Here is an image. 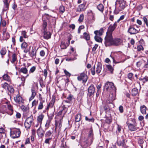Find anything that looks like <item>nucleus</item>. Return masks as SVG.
<instances>
[{"instance_id":"obj_1","label":"nucleus","mask_w":148,"mask_h":148,"mask_svg":"<svg viewBox=\"0 0 148 148\" xmlns=\"http://www.w3.org/2000/svg\"><path fill=\"white\" fill-rule=\"evenodd\" d=\"M125 7V4L124 0H116L115 2V12L117 13L122 10Z\"/></svg>"},{"instance_id":"obj_2","label":"nucleus","mask_w":148,"mask_h":148,"mask_svg":"<svg viewBox=\"0 0 148 148\" xmlns=\"http://www.w3.org/2000/svg\"><path fill=\"white\" fill-rule=\"evenodd\" d=\"M105 88L107 91L109 90L110 92L113 91H114V92H116V88L114 86V84L112 82H107L105 85Z\"/></svg>"},{"instance_id":"obj_3","label":"nucleus","mask_w":148,"mask_h":148,"mask_svg":"<svg viewBox=\"0 0 148 148\" xmlns=\"http://www.w3.org/2000/svg\"><path fill=\"white\" fill-rule=\"evenodd\" d=\"M105 44L106 46L112 45L113 39L112 35L106 34L105 38Z\"/></svg>"},{"instance_id":"obj_4","label":"nucleus","mask_w":148,"mask_h":148,"mask_svg":"<svg viewBox=\"0 0 148 148\" xmlns=\"http://www.w3.org/2000/svg\"><path fill=\"white\" fill-rule=\"evenodd\" d=\"M34 123V119L32 116L27 117L24 123V125L27 129H29L32 124Z\"/></svg>"},{"instance_id":"obj_5","label":"nucleus","mask_w":148,"mask_h":148,"mask_svg":"<svg viewBox=\"0 0 148 148\" xmlns=\"http://www.w3.org/2000/svg\"><path fill=\"white\" fill-rule=\"evenodd\" d=\"M21 132L19 129H14L10 132V136L12 138H15L18 137L20 135Z\"/></svg>"},{"instance_id":"obj_6","label":"nucleus","mask_w":148,"mask_h":148,"mask_svg":"<svg viewBox=\"0 0 148 148\" xmlns=\"http://www.w3.org/2000/svg\"><path fill=\"white\" fill-rule=\"evenodd\" d=\"M115 92L114 91L110 92V94L109 95L108 99V100L106 101V104L111 103L112 101L115 100Z\"/></svg>"},{"instance_id":"obj_7","label":"nucleus","mask_w":148,"mask_h":148,"mask_svg":"<svg viewBox=\"0 0 148 148\" xmlns=\"http://www.w3.org/2000/svg\"><path fill=\"white\" fill-rule=\"evenodd\" d=\"M78 80L79 81L82 80L83 83H85L88 79V77L86 74L84 72L81 73L80 75L77 77Z\"/></svg>"},{"instance_id":"obj_8","label":"nucleus","mask_w":148,"mask_h":148,"mask_svg":"<svg viewBox=\"0 0 148 148\" xmlns=\"http://www.w3.org/2000/svg\"><path fill=\"white\" fill-rule=\"evenodd\" d=\"M128 32L131 35L136 34L138 32V30L135 27V25L130 26L128 30Z\"/></svg>"},{"instance_id":"obj_9","label":"nucleus","mask_w":148,"mask_h":148,"mask_svg":"<svg viewBox=\"0 0 148 148\" xmlns=\"http://www.w3.org/2000/svg\"><path fill=\"white\" fill-rule=\"evenodd\" d=\"M117 23L115 22L113 24L110 25L109 27L106 34L112 35V32L114 30L117 26Z\"/></svg>"},{"instance_id":"obj_10","label":"nucleus","mask_w":148,"mask_h":148,"mask_svg":"<svg viewBox=\"0 0 148 148\" xmlns=\"http://www.w3.org/2000/svg\"><path fill=\"white\" fill-rule=\"evenodd\" d=\"M95 88L93 85H91L88 89V95L89 97H90L93 95L95 92Z\"/></svg>"},{"instance_id":"obj_11","label":"nucleus","mask_w":148,"mask_h":148,"mask_svg":"<svg viewBox=\"0 0 148 148\" xmlns=\"http://www.w3.org/2000/svg\"><path fill=\"white\" fill-rule=\"evenodd\" d=\"M122 43V40L119 38H116L113 39L112 45L115 46H119L121 45Z\"/></svg>"},{"instance_id":"obj_12","label":"nucleus","mask_w":148,"mask_h":148,"mask_svg":"<svg viewBox=\"0 0 148 148\" xmlns=\"http://www.w3.org/2000/svg\"><path fill=\"white\" fill-rule=\"evenodd\" d=\"M37 50L35 47H33L31 50L29 52L30 56L33 58H36Z\"/></svg>"},{"instance_id":"obj_13","label":"nucleus","mask_w":148,"mask_h":148,"mask_svg":"<svg viewBox=\"0 0 148 148\" xmlns=\"http://www.w3.org/2000/svg\"><path fill=\"white\" fill-rule=\"evenodd\" d=\"M127 125L129 130L131 131H135L139 129L138 127H136V125L135 124L134 125L132 124L128 123Z\"/></svg>"},{"instance_id":"obj_14","label":"nucleus","mask_w":148,"mask_h":148,"mask_svg":"<svg viewBox=\"0 0 148 148\" xmlns=\"http://www.w3.org/2000/svg\"><path fill=\"white\" fill-rule=\"evenodd\" d=\"M117 143L119 146H122L124 147H126L125 140L122 138H121L118 139Z\"/></svg>"},{"instance_id":"obj_15","label":"nucleus","mask_w":148,"mask_h":148,"mask_svg":"<svg viewBox=\"0 0 148 148\" xmlns=\"http://www.w3.org/2000/svg\"><path fill=\"white\" fill-rule=\"evenodd\" d=\"M14 99L16 103L20 104L23 102V100L22 98L19 95H17L16 97H14Z\"/></svg>"},{"instance_id":"obj_16","label":"nucleus","mask_w":148,"mask_h":148,"mask_svg":"<svg viewBox=\"0 0 148 148\" xmlns=\"http://www.w3.org/2000/svg\"><path fill=\"white\" fill-rule=\"evenodd\" d=\"M21 48L23 50V51L25 53H27L29 51V49H27V44L25 42H24L21 44Z\"/></svg>"},{"instance_id":"obj_17","label":"nucleus","mask_w":148,"mask_h":148,"mask_svg":"<svg viewBox=\"0 0 148 148\" xmlns=\"http://www.w3.org/2000/svg\"><path fill=\"white\" fill-rule=\"evenodd\" d=\"M45 132V131L43 130L42 127L39 128L37 131V133L38 136L41 138L43 137Z\"/></svg>"},{"instance_id":"obj_18","label":"nucleus","mask_w":148,"mask_h":148,"mask_svg":"<svg viewBox=\"0 0 148 148\" xmlns=\"http://www.w3.org/2000/svg\"><path fill=\"white\" fill-rule=\"evenodd\" d=\"M86 3L84 2L82 4L79 5L77 8L78 11L79 12L84 11L86 9Z\"/></svg>"},{"instance_id":"obj_19","label":"nucleus","mask_w":148,"mask_h":148,"mask_svg":"<svg viewBox=\"0 0 148 148\" xmlns=\"http://www.w3.org/2000/svg\"><path fill=\"white\" fill-rule=\"evenodd\" d=\"M51 35V34L50 32L46 31V29L44 31L43 37L45 39H48L50 38Z\"/></svg>"},{"instance_id":"obj_20","label":"nucleus","mask_w":148,"mask_h":148,"mask_svg":"<svg viewBox=\"0 0 148 148\" xmlns=\"http://www.w3.org/2000/svg\"><path fill=\"white\" fill-rule=\"evenodd\" d=\"M102 64L100 62H98L96 70V72L98 74L99 73L101 70Z\"/></svg>"},{"instance_id":"obj_21","label":"nucleus","mask_w":148,"mask_h":148,"mask_svg":"<svg viewBox=\"0 0 148 148\" xmlns=\"http://www.w3.org/2000/svg\"><path fill=\"white\" fill-rule=\"evenodd\" d=\"M103 33V29L102 28L99 30H96L94 32V33L97 36H101L102 35Z\"/></svg>"},{"instance_id":"obj_22","label":"nucleus","mask_w":148,"mask_h":148,"mask_svg":"<svg viewBox=\"0 0 148 148\" xmlns=\"http://www.w3.org/2000/svg\"><path fill=\"white\" fill-rule=\"evenodd\" d=\"M44 116L43 114H41L37 117V122H38L40 124V126L42 124V121L43 119Z\"/></svg>"},{"instance_id":"obj_23","label":"nucleus","mask_w":148,"mask_h":148,"mask_svg":"<svg viewBox=\"0 0 148 148\" xmlns=\"http://www.w3.org/2000/svg\"><path fill=\"white\" fill-rule=\"evenodd\" d=\"M17 59L16 54L15 53L13 54L10 59L11 62L12 64H14L17 61Z\"/></svg>"},{"instance_id":"obj_24","label":"nucleus","mask_w":148,"mask_h":148,"mask_svg":"<svg viewBox=\"0 0 148 148\" xmlns=\"http://www.w3.org/2000/svg\"><path fill=\"white\" fill-rule=\"evenodd\" d=\"M8 108L9 110V112H8V114L9 115H11L13 113V108L10 104L8 105Z\"/></svg>"},{"instance_id":"obj_25","label":"nucleus","mask_w":148,"mask_h":148,"mask_svg":"<svg viewBox=\"0 0 148 148\" xmlns=\"http://www.w3.org/2000/svg\"><path fill=\"white\" fill-rule=\"evenodd\" d=\"M0 106V112L4 113L6 112L7 108L6 105H1Z\"/></svg>"},{"instance_id":"obj_26","label":"nucleus","mask_w":148,"mask_h":148,"mask_svg":"<svg viewBox=\"0 0 148 148\" xmlns=\"http://www.w3.org/2000/svg\"><path fill=\"white\" fill-rule=\"evenodd\" d=\"M69 45V43H65L64 42H62L60 46L61 49H66Z\"/></svg>"},{"instance_id":"obj_27","label":"nucleus","mask_w":148,"mask_h":148,"mask_svg":"<svg viewBox=\"0 0 148 148\" xmlns=\"http://www.w3.org/2000/svg\"><path fill=\"white\" fill-rule=\"evenodd\" d=\"M146 107L144 105L141 106L140 107V110L142 114H146Z\"/></svg>"},{"instance_id":"obj_28","label":"nucleus","mask_w":148,"mask_h":148,"mask_svg":"<svg viewBox=\"0 0 148 148\" xmlns=\"http://www.w3.org/2000/svg\"><path fill=\"white\" fill-rule=\"evenodd\" d=\"M97 8L99 11L101 12H103L104 9V7L102 4L101 3L98 5L97 6Z\"/></svg>"},{"instance_id":"obj_29","label":"nucleus","mask_w":148,"mask_h":148,"mask_svg":"<svg viewBox=\"0 0 148 148\" xmlns=\"http://www.w3.org/2000/svg\"><path fill=\"white\" fill-rule=\"evenodd\" d=\"M32 95L29 98V100L30 101L32 100L35 97L36 95V93L34 90L32 89L31 90Z\"/></svg>"},{"instance_id":"obj_30","label":"nucleus","mask_w":148,"mask_h":148,"mask_svg":"<svg viewBox=\"0 0 148 148\" xmlns=\"http://www.w3.org/2000/svg\"><path fill=\"white\" fill-rule=\"evenodd\" d=\"M138 93V89L136 88L133 89L132 90V94L133 96H136Z\"/></svg>"},{"instance_id":"obj_31","label":"nucleus","mask_w":148,"mask_h":148,"mask_svg":"<svg viewBox=\"0 0 148 148\" xmlns=\"http://www.w3.org/2000/svg\"><path fill=\"white\" fill-rule=\"evenodd\" d=\"M3 78L4 80L10 82V77L7 74L4 75L3 76Z\"/></svg>"},{"instance_id":"obj_32","label":"nucleus","mask_w":148,"mask_h":148,"mask_svg":"<svg viewBox=\"0 0 148 148\" xmlns=\"http://www.w3.org/2000/svg\"><path fill=\"white\" fill-rule=\"evenodd\" d=\"M84 38L86 40H88L90 39V36L89 34L86 32H84L83 34Z\"/></svg>"},{"instance_id":"obj_33","label":"nucleus","mask_w":148,"mask_h":148,"mask_svg":"<svg viewBox=\"0 0 148 148\" xmlns=\"http://www.w3.org/2000/svg\"><path fill=\"white\" fill-rule=\"evenodd\" d=\"M49 21L48 19L44 20L43 21L42 25L43 27V29L44 31H45L46 29V28L47 25V21Z\"/></svg>"},{"instance_id":"obj_34","label":"nucleus","mask_w":148,"mask_h":148,"mask_svg":"<svg viewBox=\"0 0 148 148\" xmlns=\"http://www.w3.org/2000/svg\"><path fill=\"white\" fill-rule=\"evenodd\" d=\"M7 52L6 49L5 47L2 48L0 50V54L2 56L5 55Z\"/></svg>"},{"instance_id":"obj_35","label":"nucleus","mask_w":148,"mask_h":148,"mask_svg":"<svg viewBox=\"0 0 148 148\" xmlns=\"http://www.w3.org/2000/svg\"><path fill=\"white\" fill-rule=\"evenodd\" d=\"M54 104V101H51L49 104L48 105L47 107L46 108L47 110H48L50 108H52Z\"/></svg>"},{"instance_id":"obj_36","label":"nucleus","mask_w":148,"mask_h":148,"mask_svg":"<svg viewBox=\"0 0 148 148\" xmlns=\"http://www.w3.org/2000/svg\"><path fill=\"white\" fill-rule=\"evenodd\" d=\"M139 79L143 83H145L148 81V77L146 76L143 78H140Z\"/></svg>"},{"instance_id":"obj_37","label":"nucleus","mask_w":148,"mask_h":148,"mask_svg":"<svg viewBox=\"0 0 148 148\" xmlns=\"http://www.w3.org/2000/svg\"><path fill=\"white\" fill-rule=\"evenodd\" d=\"M95 40L98 42H101L102 41V39L100 37L95 35L94 37Z\"/></svg>"},{"instance_id":"obj_38","label":"nucleus","mask_w":148,"mask_h":148,"mask_svg":"<svg viewBox=\"0 0 148 148\" xmlns=\"http://www.w3.org/2000/svg\"><path fill=\"white\" fill-rule=\"evenodd\" d=\"M81 115L80 114H79L77 115L75 117V121L76 122H78L80 121Z\"/></svg>"},{"instance_id":"obj_39","label":"nucleus","mask_w":148,"mask_h":148,"mask_svg":"<svg viewBox=\"0 0 148 148\" xmlns=\"http://www.w3.org/2000/svg\"><path fill=\"white\" fill-rule=\"evenodd\" d=\"M106 66L111 73H112L114 69L112 66L110 65H107Z\"/></svg>"},{"instance_id":"obj_40","label":"nucleus","mask_w":148,"mask_h":148,"mask_svg":"<svg viewBox=\"0 0 148 148\" xmlns=\"http://www.w3.org/2000/svg\"><path fill=\"white\" fill-rule=\"evenodd\" d=\"M20 71L24 74H26L27 72V70L26 67H23L20 69Z\"/></svg>"},{"instance_id":"obj_41","label":"nucleus","mask_w":148,"mask_h":148,"mask_svg":"<svg viewBox=\"0 0 148 148\" xmlns=\"http://www.w3.org/2000/svg\"><path fill=\"white\" fill-rule=\"evenodd\" d=\"M51 123V121L49 120H47L45 125V130H47L49 127Z\"/></svg>"},{"instance_id":"obj_42","label":"nucleus","mask_w":148,"mask_h":148,"mask_svg":"<svg viewBox=\"0 0 148 148\" xmlns=\"http://www.w3.org/2000/svg\"><path fill=\"white\" fill-rule=\"evenodd\" d=\"M85 119L86 121L89 122L93 123L94 121V119L93 117L91 118H89L87 116H86Z\"/></svg>"},{"instance_id":"obj_43","label":"nucleus","mask_w":148,"mask_h":148,"mask_svg":"<svg viewBox=\"0 0 148 148\" xmlns=\"http://www.w3.org/2000/svg\"><path fill=\"white\" fill-rule=\"evenodd\" d=\"M52 133L51 131L49 130L47 131L45 134V137H49L51 136Z\"/></svg>"},{"instance_id":"obj_44","label":"nucleus","mask_w":148,"mask_h":148,"mask_svg":"<svg viewBox=\"0 0 148 148\" xmlns=\"http://www.w3.org/2000/svg\"><path fill=\"white\" fill-rule=\"evenodd\" d=\"M7 90L11 93H13L14 91V89L12 86H9V87L8 88Z\"/></svg>"},{"instance_id":"obj_45","label":"nucleus","mask_w":148,"mask_h":148,"mask_svg":"<svg viewBox=\"0 0 148 148\" xmlns=\"http://www.w3.org/2000/svg\"><path fill=\"white\" fill-rule=\"evenodd\" d=\"M9 4H4V6L3 9V11H6L8 10L9 9Z\"/></svg>"},{"instance_id":"obj_46","label":"nucleus","mask_w":148,"mask_h":148,"mask_svg":"<svg viewBox=\"0 0 148 148\" xmlns=\"http://www.w3.org/2000/svg\"><path fill=\"white\" fill-rule=\"evenodd\" d=\"M21 108L24 112H26L28 110V108L27 107L23 105L21 106Z\"/></svg>"},{"instance_id":"obj_47","label":"nucleus","mask_w":148,"mask_h":148,"mask_svg":"<svg viewBox=\"0 0 148 148\" xmlns=\"http://www.w3.org/2000/svg\"><path fill=\"white\" fill-rule=\"evenodd\" d=\"M2 87L4 89L7 88L8 89V88L9 87V86L8 83L6 82L4 83L1 84Z\"/></svg>"},{"instance_id":"obj_48","label":"nucleus","mask_w":148,"mask_h":148,"mask_svg":"<svg viewBox=\"0 0 148 148\" xmlns=\"http://www.w3.org/2000/svg\"><path fill=\"white\" fill-rule=\"evenodd\" d=\"M59 10L60 12L63 13L65 11L64 7L62 5H61L59 7Z\"/></svg>"},{"instance_id":"obj_49","label":"nucleus","mask_w":148,"mask_h":148,"mask_svg":"<svg viewBox=\"0 0 148 148\" xmlns=\"http://www.w3.org/2000/svg\"><path fill=\"white\" fill-rule=\"evenodd\" d=\"M84 18V15L83 14H81L80 15L79 18L78 19V21L81 22L83 21Z\"/></svg>"},{"instance_id":"obj_50","label":"nucleus","mask_w":148,"mask_h":148,"mask_svg":"<svg viewBox=\"0 0 148 148\" xmlns=\"http://www.w3.org/2000/svg\"><path fill=\"white\" fill-rule=\"evenodd\" d=\"M143 19L144 23L146 24L147 27H148V21L147 19L145 17H144Z\"/></svg>"},{"instance_id":"obj_51","label":"nucleus","mask_w":148,"mask_h":148,"mask_svg":"<svg viewBox=\"0 0 148 148\" xmlns=\"http://www.w3.org/2000/svg\"><path fill=\"white\" fill-rule=\"evenodd\" d=\"M43 106L42 102H40L38 105V110H41L43 108Z\"/></svg>"},{"instance_id":"obj_52","label":"nucleus","mask_w":148,"mask_h":148,"mask_svg":"<svg viewBox=\"0 0 148 148\" xmlns=\"http://www.w3.org/2000/svg\"><path fill=\"white\" fill-rule=\"evenodd\" d=\"M91 70L92 74L93 75H95V65L91 69Z\"/></svg>"},{"instance_id":"obj_53","label":"nucleus","mask_w":148,"mask_h":148,"mask_svg":"<svg viewBox=\"0 0 148 148\" xmlns=\"http://www.w3.org/2000/svg\"><path fill=\"white\" fill-rule=\"evenodd\" d=\"M137 50L139 51H143L144 49L143 47L141 45L138 46L137 47Z\"/></svg>"},{"instance_id":"obj_54","label":"nucleus","mask_w":148,"mask_h":148,"mask_svg":"<svg viewBox=\"0 0 148 148\" xmlns=\"http://www.w3.org/2000/svg\"><path fill=\"white\" fill-rule=\"evenodd\" d=\"M36 67L33 66L30 69L29 72L30 73H33L36 70Z\"/></svg>"},{"instance_id":"obj_55","label":"nucleus","mask_w":148,"mask_h":148,"mask_svg":"<svg viewBox=\"0 0 148 148\" xmlns=\"http://www.w3.org/2000/svg\"><path fill=\"white\" fill-rule=\"evenodd\" d=\"M38 101H36V100H34L32 103V105L33 106H36L38 103Z\"/></svg>"},{"instance_id":"obj_56","label":"nucleus","mask_w":148,"mask_h":148,"mask_svg":"<svg viewBox=\"0 0 148 148\" xmlns=\"http://www.w3.org/2000/svg\"><path fill=\"white\" fill-rule=\"evenodd\" d=\"M133 76V74L132 73H129L127 75L128 78L130 80H132Z\"/></svg>"},{"instance_id":"obj_57","label":"nucleus","mask_w":148,"mask_h":148,"mask_svg":"<svg viewBox=\"0 0 148 148\" xmlns=\"http://www.w3.org/2000/svg\"><path fill=\"white\" fill-rule=\"evenodd\" d=\"M22 34L24 38H26L27 36L26 34V32L25 31H23L22 32Z\"/></svg>"},{"instance_id":"obj_58","label":"nucleus","mask_w":148,"mask_h":148,"mask_svg":"<svg viewBox=\"0 0 148 148\" xmlns=\"http://www.w3.org/2000/svg\"><path fill=\"white\" fill-rule=\"evenodd\" d=\"M64 72L65 75L67 76H70L71 75V74L66 70H64Z\"/></svg>"},{"instance_id":"obj_59","label":"nucleus","mask_w":148,"mask_h":148,"mask_svg":"<svg viewBox=\"0 0 148 148\" xmlns=\"http://www.w3.org/2000/svg\"><path fill=\"white\" fill-rule=\"evenodd\" d=\"M73 96L70 94L67 97V99L70 101H71L73 99Z\"/></svg>"},{"instance_id":"obj_60","label":"nucleus","mask_w":148,"mask_h":148,"mask_svg":"<svg viewBox=\"0 0 148 148\" xmlns=\"http://www.w3.org/2000/svg\"><path fill=\"white\" fill-rule=\"evenodd\" d=\"M98 45L97 44H95L94 46L92 48V51H95L97 47H98Z\"/></svg>"},{"instance_id":"obj_61","label":"nucleus","mask_w":148,"mask_h":148,"mask_svg":"<svg viewBox=\"0 0 148 148\" xmlns=\"http://www.w3.org/2000/svg\"><path fill=\"white\" fill-rule=\"evenodd\" d=\"M11 0H3L4 4H10V2Z\"/></svg>"},{"instance_id":"obj_62","label":"nucleus","mask_w":148,"mask_h":148,"mask_svg":"<svg viewBox=\"0 0 148 148\" xmlns=\"http://www.w3.org/2000/svg\"><path fill=\"white\" fill-rule=\"evenodd\" d=\"M51 138H47L45 140V143L46 144H49L50 140H51Z\"/></svg>"},{"instance_id":"obj_63","label":"nucleus","mask_w":148,"mask_h":148,"mask_svg":"<svg viewBox=\"0 0 148 148\" xmlns=\"http://www.w3.org/2000/svg\"><path fill=\"white\" fill-rule=\"evenodd\" d=\"M125 16V15H123L121 16L119 18L117 22H119L120 20H123Z\"/></svg>"},{"instance_id":"obj_64","label":"nucleus","mask_w":148,"mask_h":148,"mask_svg":"<svg viewBox=\"0 0 148 148\" xmlns=\"http://www.w3.org/2000/svg\"><path fill=\"white\" fill-rule=\"evenodd\" d=\"M40 54L41 56H44L45 55V52L43 50H42L40 51Z\"/></svg>"}]
</instances>
